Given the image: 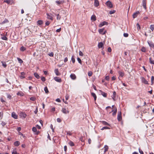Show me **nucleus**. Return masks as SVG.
Listing matches in <instances>:
<instances>
[{
  "label": "nucleus",
  "mask_w": 154,
  "mask_h": 154,
  "mask_svg": "<svg viewBox=\"0 0 154 154\" xmlns=\"http://www.w3.org/2000/svg\"><path fill=\"white\" fill-rule=\"evenodd\" d=\"M93 74V73L91 71H89L88 73V75L89 76H91Z\"/></svg>",
  "instance_id": "nucleus-40"
},
{
  "label": "nucleus",
  "mask_w": 154,
  "mask_h": 154,
  "mask_svg": "<svg viewBox=\"0 0 154 154\" xmlns=\"http://www.w3.org/2000/svg\"><path fill=\"white\" fill-rule=\"evenodd\" d=\"M69 144L71 146H74V143L72 141H70L69 143Z\"/></svg>",
  "instance_id": "nucleus-39"
},
{
  "label": "nucleus",
  "mask_w": 154,
  "mask_h": 154,
  "mask_svg": "<svg viewBox=\"0 0 154 154\" xmlns=\"http://www.w3.org/2000/svg\"><path fill=\"white\" fill-rule=\"evenodd\" d=\"M1 38L3 40L5 41H7L8 40L7 38L5 36H3L1 37Z\"/></svg>",
  "instance_id": "nucleus-32"
},
{
  "label": "nucleus",
  "mask_w": 154,
  "mask_h": 154,
  "mask_svg": "<svg viewBox=\"0 0 154 154\" xmlns=\"http://www.w3.org/2000/svg\"><path fill=\"white\" fill-rule=\"evenodd\" d=\"M57 121L58 122H61V119L59 118H57Z\"/></svg>",
  "instance_id": "nucleus-60"
},
{
  "label": "nucleus",
  "mask_w": 154,
  "mask_h": 154,
  "mask_svg": "<svg viewBox=\"0 0 154 154\" xmlns=\"http://www.w3.org/2000/svg\"><path fill=\"white\" fill-rule=\"evenodd\" d=\"M47 18L48 19L51 20H53V18L52 17L51 14H49L48 13H47Z\"/></svg>",
  "instance_id": "nucleus-11"
},
{
  "label": "nucleus",
  "mask_w": 154,
  "mask_h": 154,
  "mask_svg": "<svg viewBox=\"0 0 154 154\" xmlns=\"http://www.w3.org/2000/svg\"><path fill=\"white\" fill-rule=\"evenodd\" d=\"M4 2H6L8 4H9L10 2V0H4Z\"/></svg>",
  "instance_id": "nucleus-57"
},
{
  "label": "nucleus",
  "mask_w": 154,
  "mask_h": 154,
  "mask_svg": "<svg viewBox=\"0 0 154 154\" xmlns=\"http://www.w3.org/2000/svg\"><path fill=\"white\" fill-rule=\"evenodd\" d=\"M26 49L25 47H24L23 46H22L20 48V50L21 51H24L26 50Z\"/></svg>",
  "instance_id": "nucleus-26"
},
{
  "label": "nucleus",
  "mask_w": 154,
  "mask_h": 154,
  "mask_svg": "<svg viewBox=\"0 0 154 154\" xmlns=\"http://www.w3.org/2000/svg\"><path fill=\"white\" fill-rule=\"evenodd\" d=\"M30 100L32 101H35L36 100V98L34 97H32L30 98Z\"/></svg>",
  "instance_id": "nucleus-49"
},
{
  "label": "nucleus",
  "mask_w": 154,
  "mask_h": 154,
  "mask_svg": "<svg viewBox=\"0 0 154 154\" xmlns=\"http://www.w3.org/2000/svg\"><path fill=\"white\" fill-rule=\"evenodd\" d=\"M54 72L56 75L57 76L60 75L61 74L59 72L58 69H55Z\"/></svg>",
  "instance_id": "nucleus-16"
},
{
  "label": "nucleus",
  "mask_w": 154,
  "mask_h": 154,
  "mask_svg": "<svg viewBox=\"0 0 154 154\" xmlns=\"http://www.w3.org/2000/svg\"><path fill=\"white\" fill-rule=\"evenodd\" d=\"M79 55L81 56H83V53L82 52L80 51H79Z\"/></svg>",
  "instance_id": "nucleus-55"
},
{
  "label": "nucleus",
  "mask_w": 154,
  "mask_h": 154,
  "mask_svg": "<svg viewBox=\"0 0 154 154\" xmlns=\"http://www.w3.org/2000/svg\"><path fill=\"white\" fill-rule=\"evenodd\" d=\"M1 124L2 126H4L6 125V123L3 121H2L1 123Z\"/></svg>",
  "instance_id": "nucleus-58"
},
{
  "label": "nucleus",
  "mask_w": 154,
  "mask_h": 154,
  "mask_svg": "<svg viewBox=\"0 0 154 154\" xmlns=\"http://www.w3.org/2000/svg\"><path fill=\"white\" fill-rule=\"evenodd\" d=\"M44 90L46 93H47L49 92L47 87H45Z\"/></svg>",
  "instance_id": "nucleus-35"
},
{
  "label": "nucleus",
  "mask_w": 154,
  "mask_h": 154,
  "mask_svg": "<svg viewBox=\"0 0 154 154\" xmlns=\"http://www.w3.org/2000/svg\"><path fill=\"white\" fill-rule=\"evenodd\" d=\"M12 154H17V152L16 151H14L12 152Z\"/></svg>",
  "instance_id": "nucleus-64"
},
{
  "label": "nucleus",
  "mask_w": 154,
  "mask_h": 154,
  "mask_svg": "<svg viewBox=\"0 0 154 154\" xmlns=\"http://www.w3.org/2000/svg\"><path fill=\"white\" fill-rule=\"evenodd\" d=\"M122 113L121 112H118L117 116V119L119 121H120L122 119Z\"/></svg>",
  "instance_id": "nucleus-2"
},
{
  "label": "nucleus",
  "mask_w": 154,
  "mask_h": 154,
  "mask_svg": "<svg viewBox=\"0 0 154 154\" xmlns=\"http://www.w3.org/2000/svg\"><path fill=\"white\" fill-rule=\"evenodd\" d=\"M104 28H102L101 29H100L99 30V33L100 34H102V35H104L105 34L106 31H104Z\"/></svg>",
  "instance_id": "nucleus-4"
},
{
  "label": "nucleus",
  "mask_w": 154,
  "mask_h": 154,
  "mask_svg": "<svg viewBox=\"0 0 154 154\" xmlns=\"http://www.w3.org/2000/svg\"><path fill=\"white\" fill-rule=\"evenodd\" d=\"M41 80L43 82H45V81L46 79L45 77H41Z\"/></svg>",
  "instance_id": "nucleus-56"
},
{
  "label": "nucleus",
  "mask_w": 154,
  "mask_h": 154,
  "mask_svg": "<svg viewBox=\"0 0 154 154\" xmlns=\"http://www.w3.org/2000/svg\"><path fill=\"white\" fill-rule=\"evenodd\" d=\"M149 60L150 63L154 64V61L151 57L149 58Z\"/></svg>",
  "instance_id": "nucleus-28"
},
{
  "label": "nucleus",
  "mask_w": 154,
  "mask_h": 154,
  "mask_svg": "<svg viewBox=\"0 0 154 154\" xmlns=\"http://www.w3.org/2000/svg\"><path fill=\"white\" fill-rule=\"evenodd\" d=\"M32 131L35 133L37 131V128L36 127H33L32 128Z\"/></svg>",
  "instance_id": "nucleus-42"
},
{
  "label": "nucleus",
  "mask_w": 154,
  "mask_h": 154,
  "mask_svg": "<svg viewBox=\"0 0 154 154\" xmlns=\"http://www.w3.org/2000/svg\"><path fill=\"white\" fill-rule=\"evenodd\" d=\"M104 148V152L105 153L107 151H108V147L107 145H105Z\"/></svg>",
  "instance_id": "nucleus-25"
},
{
  "label": "nucleus",
  "mask_w": 154,
  "mask_h": 154,
  "mask_svg": "<svg viewBox=\"0 0 154 154\" xmlns=\"http://www.w3.org/2000/svg\"><path fill=\"white\" fill-rule=\"evenodd\" d=\"M116 12V11L115 10H112V11H110L109 12V13L110 14H113L114 13Z\"/></svg>",
  "instance_id": "nucleus-46"
},
{
  "label": "nucleus",
  "mask_w": 154,
  "mask_h": 154,
  "mask_svg": "<svg viewBox=\"0 0 154 154\" xmlns=\"http://www.w3.org/2000/svg\"><path fill=\"white\" fill-rule=\"evenodd\" d=\"M77 60L79 63L82 64V61L81 59L79 57L77 58Z\"/></svg>",
  "instance_id": "nucleus-50"
},
{
  "label": "nucleus",
  "mask_w": 154,
  "mask_h": 154,
  "mask_svg": "<svg viewBox=\"0 0 154 154\" xmlns=\"http://www.w3.org/2000/svg\"><path fill=\"white\" fill-rule=\"evenodd\" d=\"M142 5L143 7L145 9L146 8V0H143L142 1Z\"/></svg>",
  "instance_id": "nucleus-10"
},
{
  "label": "nucleus",
  "mask_w": 154,
  "mask_h": 154,
  "mask_svg": "<svg viewBox=\"0 0 154 154\" xmlns=\"http://www.w3.org/2000/svg\"><path fill=\"white\" fill-rule=\"evenodd\" d=\"M102 123L103 125H105L110 126L109 124L108 123H107L105 121H102Z\"/></svg>",
  "instance_id": "nucleus-30"
},
{
  "label": "nucleus",
  "mask_w": 154,
  "mask_h": 154,
  "mask_svg": "<svg viewBox=\"0 0 154 154\" xmlns=\"http://www.w3.org/2000/svg\"><path fill=\"white\" fill-rule=\"evenodd\" d=\"M112 112H113L112 113V115L113 116H115L116 115V113L117 112V109L115 107L114 108V109H112V111L109 112V113H110Z\"/></svg>",
  "instance_id": "nucleus-3"
},
{
  "label": "nucleus",
  "mask_w": 154,
  "mask_h": 154,
  "mask_svg": "<svg viewBox=\"0 0 154 154\" xmlns=\"http://www.w3.org/2000/svg\"><path fill=\"white\" fill-rule=\"evenodd\" d=\"M150 29L152 31H153L154 29V24L151 25L150 26Z\"/></svg>",
  "instance_id": "nucleus-36"
},
{
  "label": "nucleus",
  "mask_w": 154,
  "mask_h": 154,
  "mask_svg": "<svg viewBox=\"0 0 154 154\" xmlns=\"http://www.w3.org/2000/svg\"><path fill=\"white\" fill-rule=\"evenodd\" d=\"M109 76H106L105 77V79L107 80H109Z\"/></svg>",
  "instance_id": "nucleus-61"
},
{
  "label": "nucleus",
  "mask_w": 154,
  "mask_h": 154,
  "mask_svg": "<svg viewBox=\"0 0 154 154\" xmlns=\"http://www.w3.org/2000/svg\"><path fill=\"white\" fill-rule=\"evenodd\" d=\"M142 80L143 82L145 84H148V82L144 78H142Z\"/></svg>",
  "instance_id": "nucleus-27"
},
{
  "label": "nucleus",
  "mask_w": 154,
  "mask_h": 154,
  "mask_svg": "<svg viewBox=\"0 0 154 154\" xmlns=\"http://www.w3.org/2000/svg\"><path fill=\"white\" fill-rule=\"evenodd\" d=\"M43 23V21L41 20H39L37 21V23L38 25H41Z\"/></svg>",
  "instance_id": "nucleus-24"
},
{
  "label": "nucleus",
  "mask_w": 154,
  "mask_h": 154,
  "mask_svg": "<svg viewBox=\"0 0 154 154\" xmlns=\"http://www.w3.org/2000/svg\"><path fill=\"white\" fill-rule=\"evenodd\" d=\"M110 128L108 127H106V126H105V127H103L101 129V130H104V129H109Z\"/></svg>",
  "instance_id": "nucleus-38"
},
{
  "label": "nucleus",
  "mask_w": 154,
  "mask_h": 154,
  "mask_svg": "<svg viewBox=\"0 0 154 154\" xmlns=\"http://www.w3.org/2000/svg\"><path fill=\"white\" fill-rule=\"evenodd\" d=\"M62 112L64 114H66L69 113V111L67 110L65 108H62L61 110Z\"/></svg>",
  "instance_id": "nucleus-8"
},
{
  "label": "nucleus",
  "mask_w": 154,
  "mask_h": 154,
  "mask_svg": "<svg viewBox=\"0 0 154 154\" xmlns=\"http://www.w3.org/2000/svg\"><path fill=\"white\" fill-rule=\"evenodd\" d=\"M101 93V94L104 97H106L107 96V94L104 92H103L101 90H100Z\"/></svg>",
  "instance_id": "nucleus-19"
},
{
  "label": "nucleus",
  "mask_w": 154,
  "mask_h": 154,
  "mask_svg": "<svg viewBox=\"0 0 154 154\" xmlns=\"http://www.w3.org/2000/svg\"><path fill=\"white\" fill-rule=\"evenodd\" d=\"M70 77L73 80L75 79L76 78V77L75 75L73 74H71L70 75Z\"/></svg>",
  "instance_id": "nucleus-17"
},
{
  "label": "nucleus",
  "mask_w": 154,
  "mask_h": 154,
  "mask_svg": "<svg viewBox=\"0 0 154 154\" xmlns=\"http://www.w3.org/2000/svg\"><path fill=\"white\" fill-rule=\"evenodd\" d=\"M94 5L95 7H97L99 5V2L98 0H95Z\"/></svg>",
  "instance_id": "nucleus-15"
},
{
  "label": "nucleus",
  "mask_w": 154,
  "mask_h": 154,
  "mask_svg": "<svg viewBox=\"0 0 154 154\" xmlns=\"http://www.w3.org/2000/svg\"><path fill=\"white\" fill-rule=\"evenodd\" d=\"M139 151L140 154H144L142 150L140 149V148L139 149Z\"/></svg>",
  "instance_id": "nucleus-54"
},
{
  "label": "nucleus",
  "mask_w": 154,
  "mask_h": 154,
  "mask_svg": "<svg viewBox=\"0 0 154 154\" xmlns=\"http://www.w3.org/2000/svg\"><path fill=\"white\" fill-rule=\"evenodd\" d=\"M11 116L15 119H17V116L14 112H12L11 113Z\"/></svg>",
  "instance_id": "nucleus-14"
},
{
  "label": "nucleus",
  "mask_w": 154,
  "mask_h": 154,
  "mask_svg": "<svg viewBox=\"0 0 154 154\" xmlns=\"http://www.w3.org/2000/svg\"><path fill=\"white\" fill-rule=\"evenodd\" d=\"M14 144L15 146H18L20 144V143L19 141H17L15 142Z\"/></svg>",
  "instance_id": "nucleus-21"
},
{
  "label": "nucleus",
  "mask_w": 154,
  "mask_h": 154,
  "mask_svg": "<svg viewBox=\"0 0 154 154\" xmlns=\"http://www.w3.org/2000/svg\"><path fill=\"white\" fill-rule=\"evenodd\" d=\"M35 76L37 79H38L40 78V76L38 73H34Z\"/></svg>",
  "instance_id": "nucleus-31"
},
{
  "label": "nucleus",
  "mask_w": 154,
  "mask_h": 154,
  "mask_svg": "<svg viewBox=\"0 0 154 154\" xmlns=\"http://www.w3.org/2000/svg\"><path fill=\"white\" fill-rule=\"evenodd\" d=\"M119 74L120 76H121V77H122L124 75V73L122 72L121 71H119Z\"/></svg>",
  "instance_id": "nucleus-34"
},
{
  "label": "nucleus",
  "mask_w": 154,
  "mask_h": 154,
  "mask_svg": "<svg viewBox=\"0 0 154 154\" xmlns=\"http://www.w3.org/2000/svg\"><path fill=\"white\" fill-rule=\"evenodd\" d=\"M61 30V28H60L59 29H57L56 30V32H60Z\"/></svg>",
  "instance_id": "nucleus-59"
},
{
  "label": "nucleus",
  "mask_w": 154,
  "mask_h": 154,
  "mask_svg": "<svg viewBox=\"0 0 154 154\" xmlns=\"http://www.w3.org/2000/svg\"><path fill=\"white\" fill-rule=\"evenodd\" d=\"M116 92L115 91H114L113 93V95L112 96V99L113 100L115 101V98L116 97Z\"/></svg>",
  "instance_id": "nucleus-22"
},
{
  "label": "nucleus",
  "mask_w": 154,
  "mask_h": 154,
  "mask_svg": "<svg viewBox=\"0 0 154 154\" xmlns=\"http://www.w3.org/2000/svg\"><path fill=\"white\" fill-rule=\"evenodd\" d=\"M7 97L10 99L11 98V96L10 94H8L7 95Z\"/></svg>",
  "instance_id": "nucleus-62"
},
{
  "label": "nucleus",
  "mask_w": 154,
  "mask_h": 154,
  "mask_svg": "<svg viewBox=\"0 0 154 154\" xmlns=\"http://www.w3.org/2000/svg\"><path fill=\"white\" fill-rule=\"evenodd\" d=\"M108 23L106 21H103L99 25V27H102L104 25H107Z\"/></svg>",
  "instance_id": "nucleus-7"
},
{
  "label": "nucleus",
  "mask_w": 154,
  "mask_h": 154,
  "mask_svg": "<svg viewBox=\"0 0 154 154\" xmlns=\"http://www.w3.org/2000/svg\"><path fill=\"white\" fill-rule=\"evenodd\" d=\"M105 4L107 6L110 8H112L113 7V5L112 3L109 1H107L105 3Z\"/></svg>",
  "instance_id": "nucleus-1"
},
{
  "label": "nucleus",
  "mask_w": 154,
  "mask_h": 154,
  "mask_svg": "<svg viewBox=\"0 0 154 154\" xmlns=\"http://www.w3.org/2000/svg\"><path fill=\"white\" fill-rule=\"evenodd\" d=\"M48 55L50 57H53L54 56V53L53 52H51L48 54Z\"/></svg>",
  "instance_id": "nucleus-47"
},
{
  "label": "nucleus",
  "mask_w": 154,
  "mask_h": 154,
  "mask_svg": "<svg viewBox=\"0 0 154 154\" xmlns=\"http://www.w3.org/2000/svg\"><path fill=\"white\" fill-rule=\"evenodd\" d=\"M124 36L125 37H127L128 36V34L127 33H124L123 34Z\"/></svg>",
  "instance_id": "nucleus-53"
},
{
  "label": "nucleus",
  "mask_w": 154,
  "mask_h": 154,
  "mask_svg": "<svg viewBox=\"0 0 154 154\" xmlns=\"http://www.w3.org/2000/svg\"><path fill=\"white\" fill-rule=\"evenodd\" d=\"M71 60L72 61L73 63H74L75 61V59L73 56H72L71 57Z\"/></svg>",
  "instance_id": "nucleus-41"
},
{
  "label": "nucleus",
  "mask_w": 154,
  "mask_h": 154,
  "mask_svg": "<svg viewBox=\"0 0 154 154\" xmlns=\"http://www.w3.org/2000/svg\"><path fill=\"white\" fill-rule=\"evenodd\" d=\"M50 23L49 21H47L45 23V25L46 26H48Z\"/></svg>",
  "instance_id": "nucleus-52"
},
{
  "label": "nucleus",
  "mask_w": 154,
  "mask_h": 154,
  "mask_svg": "<svg viewBox=\"0 0 154 154\" xmlns=\"http://www.w3.org/2000/svg\"><path fill=\"white\" fill-rule=\"evenodd\" d=\"M17 60L19 62V63H23V61L21 60L20 58L17 57Z\"/></svg>",
  "instance_id": "nucleus-33"
},
{
  "label": "nucleus",
  "mask_w": 154,
  "mask_h": 154,
  "mask_svg": "<svg viewBox=\"0 0 154 154\" xmlns=\"http://www.w3.org/2000/svg\"><path fill=\"white\" fill-rule=\"evenodd\" d=\"M54 79L56 81L58 82H62L61 79L59 77H55L54 78Z\"/></svg>",
  "instance_id": "nucleus-5"
},
{
  "label": "nucleus",
  "mask_w": 154,
  "mask_h": 154,
  "mask_svg": "<svg viewBox=\"0 0 154 154\" xmlns=\"http://www.w3.org/2000/svg\"><path fill=\"white\" fill-rule=\"evenodd\" d=\"M154 80V77L153 76H152L151 77V85L153 84Z\"/></svg>",
  "instance_id": "nucleus-43"
},
{
  "label": "nucleus",
  "mask_w": 154,
  "mask_h": 154,
  "mask_svg": "<svg viewBox=\"0 0 154 154\" xmlns=\"http://www.w3.org/2000/svg\"><path fill=\"white\" fill-rule=\"evenodd\" d=\"M17 94L18 95H20V96H23V94L22 91H19L17 92Z\"/></svg>",
  "instance_id": "nucleus-29"
},
{
  "label": "nucleus",
  "mask_w": 154,
  "mask_h": 154,
  "mask_svg": "<svg viewBox=\"0 0 154 154\" xmlns=\"http://www.w3.org/2000/svg\"><path fill=\"white\" fill-rule=\"evenodd\" d=\"M111 48L110 47H109L108 48V51L109 52H111Z\"/></svg>",
  "instance_id": "nucleus-63"
},
{
  "label": "nucleus",
  "mask_w": 154,
  "mask_h": 154,
  "mask_svg": "<svg viewBox=\"0 0 154 154\" xmlns=\"http://www.w3.org/2000/svg\"><path fill=\"white\" fill-rule=\"evenodd\" d=\"M137 29L138 30L140 29V25L138 23H137Z\"/></svg>",
  "instance_id": "nucleus-51"
},
{
  "label": "nucleus",
  "mask_w": 154,
  "mask_h": 154,
  "mask_svg": "<svg viewBox=\"0 0 154 154\" xmlns=\"http://www.w3.org/2000/svg\"><path fill=\"white\" fill-rule=\"evenodd\" d=\"M20 116L21 117L24 118L26 116V115L24 112H21L20 113Z\"/></svg>",
  "instance_id": "nucleus-9"
},
{
  "label": "nucleus",
  "mask_w": 154,
  "mask_h": 154,
  "mask_svg": "<svg viewBox=\"0 0 154 154\" xmlns=\"http://www.w3.org/2000/svg\"><path fill=\"white\" fill-rule=\"evenodd\" d=\"M91 19L92 20L95 21L96 20V17L95 15H93L91 16Z\"/></svg>",
  "instance_id": "nucleus-20"
},
{
  "label": "nucleus",
  "mask_w": 154,
  "mask_h": 154,
  "mask_svg": "<svg viewBox=\"0 0 154 154\" xmlns=\"http://www.w3.org/2000/svg\"><path fill=\"white\" fill-rule=\"evenodd\" d=\"M9 22L8 20L7 19H5L4 21L2 22V23L4 24L6 23H8Z\"/></svg>",
  "instance_id": "nucleus-37"
},
{
  "label": "nucleus",
  "mask_w": 154,
  "mask_h": 154,
  "mask_svg": "<svg viewBox=\"0 0 154 154\" xmlns=\"http://www.w3.org/2000/svg\"><path fill=\"white\" fill-rule=\"evenodd\" d=\"M2 66H4V67H6V66H7V65H6V63L5 62H3V61H2Z\"/></svg>",
  "instance_id": "nucleus-48"
},
{
  "label": "nucleus",
  "mask_w": 154,
  "mask_h": 154,
  "mask_svg": "<svg viewBox=\"0 0 154 154\" xmlns=\"http://www.w3.org/2000/svg\"><path fill=\"white\" fill-rule=\"evenodd\" d=\"M61 18V16L59 15V14L57 15V20H60Z\"/></svg>",
  "instance_id": "nucleus-45"
},
{
  "label": "nucleus",
  "mask_w": 154,
  "mask_h": 154,
  "mask_svg": "<svg viewBox=\"0 0 154 154\" xmlns=\"http://www.w3.org/2000/svg\"><path fill=\"white\" fill-rule=\"evenodd\" d=\"M98 48H103V44L102 42H99L98 45Z\"/></svg>",
  "instance_id": "nucleus-12"
},
{
  "label": "nucleus",
  "mask_w": 154,
  "mask_h": 154,
  "mask_svg": "<svg viewBox=\"0 0 154 154\" xmlns=\"http://www.w3.org/2000/svg\"><path fill=\"white\" fill-rule=\"evenodd\" d=\"M147 43L148 44L149 46L151 48H154V43L151 42L149 41H147Z\"/></svg>",
  "instance_id": "nucleus-6"
},
{
  "label": "nucleus",
  "mask_w": 154,
  "mask_h": 154,
  "mask_svg": "<svg viewBox=\"0 0 154 154\" xmlns=\"http://www.w3.org/2000/svg\"><path fill=\"white\" fill-rule=\"evenodd\" d=\"M55 2L58 5H59L63 3V1H56Z\"/></svg>",
  "instance_id": "nucleus-23"
},
{
  "label": "nucleus",
  "mask_w": 154,
  "mask_h": 154,
  "mask_svg": "<svg viewBox=\"0 0 154 154\" xmlns=\"http://www.w3.org/2000/svg\"><path fill=\"white\" fill-rule=\"evenodd\" d=\"M141 51L143 52H146V49L144 47H142L141 49Z\"/></svg>",
  "instance_id": "nucleus-44"
},
{
  "label": "nucleus",
  "mask_w": 154,
  "mask_h": 154,
  "mask_svg": "<svg viewBox=\"0 0 154 154\" xmlns=\"http://www.w3.org/2000/svg\"><path fill=\"white\" fill-rule=\"evenodd\" d=\"M91 96L93 97L94 99V100L95 101L97 99V96L95 94L93 93V92H91Z\"/></svg>",
  "instance_id": "nucleus-18"
},
{
  "label": "nucleus",
  "mask_w": 154,
  "mask_h": 154,
  "mask_svg": "<svg viewBox=\"0 0 154 154\" xmlns=\"http://www.w3.org/2000/svg\"><path fill=\"white\" fill-rule=\"evenodd\" d=\"M140 13V12L139 11H137L136 12L134 13L133 14V17L134 18H135Z\"/></svg>",
  "instance_id": "nucleus-13"
}]
</instances>
